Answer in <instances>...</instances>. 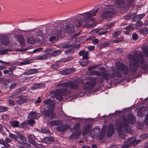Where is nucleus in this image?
Segmentation results:
<instances>
[{"label": "nucleus", "mask_w": 148, "mask_h": 148, "mask_svg": "<svg viewBox=\"0 0 148 148\" xmlns=\"http://www.w3.org/2000/svg\"><path fill=\"white\" fill-rule=\"evenodd\" d=\"M115 129L118 132L119 137L121 138L125 139V135L123 130V126L121 122L119 121H117L115 122Z\"/></svg>", "instance_id": "nucleus-9"}, {"label": "nucleus", "mask_w": 148, "mask_h": 148, "mask_svg": "<svg viewBox=\"0 0 148 148\" xmlns=\"http://www.w3.org/2000/svg\"><path fill=\"white\" fill-rule=\"evenodd\" d=\"M16 90H15L14 92L11 96L10 97L12 99H16L18 98L19 96L18 94L19 93L18 92H16Z\"/></svg>", "instance_id": "nucleus-45"}, {"label": "nucleus", "mask_w": 148, "mask_h": 148, "mask_svg": "<svg viewBox=\"0 0 148 148\" xmlns=\"http://www.w3.org/2000/svg\"><path fill=\"white\" fill-rule=\"evenodd\" d=\"M73 133L70 136V139L73 140L77 138L81 135V132L80 131H73Z\"/></svg>", "instance_id": "nucleus-23"}, {"label": "nucleus", "mask_w": 148, "mask_h": 148, "mask_svg": "<svg viewBox=\"0 0 148 148\" xmlns=\"http://www.w3.org/2000/svg\"><path fill=\"white\" fill-rule=\"evenodd\" d=\"M85 84L89 86L85 88L86 89H88L95 86L96 84V82L95 78L91 77H89L88 81Z\"/></svg>", "instance_id": "nucleus-13"}, {"label": "nucleus", "mask_w": 148, "mask_h": 148, "mask_svg": "<svg viewBox=\"0 0 148 148\" xmlns=\"http://www.w3.org/2000/svg\"><path fill=\"white\" fill-rule=\"evenodd\" d=\"M28 117L29 119L32 118L33 119H36L40 117V114L36 112L32 111L28 114Z\"/></svg>", "instance_id": "nucleus-19"}, {"label": "nucleus", "mask_w": 148, "mask_h": 148, "mask_svg": "<svg viewBox=\"0 0 148 148\" xmlns=\"http://www.w3.org/2000/svg\"><path fill=\"white\" fill-rule=\"evenodd\" d=\"M44 85L43 83H36L33 84L31 87L32 90H35L38 88H41L43 87Z\"/></svg>", "instance_id": "nucleus-26"}, {"label": "nucleus", "mask_w": 148, "mask_h": 148, "mask_svg": "<svg viewBox=\"0 0 148 148\" xmlns=\"http://www.w3.org/2000/svg\"><path fill=\"white\" fill-rule=\"evenodd\" d=\"M129 59L130 69L129 71L132 74H134L136 72L137 68L139 67L138 62L141 64H143L144 60L143 56L141 55H139L135 52L133 54H130L128 56Z\"/></svg>", "instance_id": "nucleus-2"}, {"label": "nucleus", "mask_w": 148, "mask_h": 148, "mask_svg": "<svg viewBox=\"0 0 148 148\" xmlns=\"http://www.w3.org/2000/svg\"><path fill=\"white\" fill-rule=\"evenodd\" d=\"M50 54H45L44 55L38 56L35 59L36 60H42L44 59H46L48 57H49Z\"/></svg>", "instance_id": "nucleus-32"}, {"label": "nucleus", "mask_w": 148, "mask_h": 148, "mask_svg": "<svg viewBox=\"0 0 148 148\" xmlns=\"http://www.w3.org/2000/svg\"><path fill=\"white\" fill-rule=\"evenodd\" d=\"M90 124H88L84 127L83 130V133L84 134H86L88 132L90 129Z\"/></svg>", "instance_id": "nucleus-35"}, {"label": "nucleus", "mask_w": 148, "mask_h": 148, "mask_svg": "<svg viewBox=\"0 0 148 148\" xmlns=\"http://www.w3.org/2000/svg\"><path fill=\"white\" fill-rule=\"evenodd\" d=\"M115 64L117 67L118 70L121 71L125 76L128 75L129 70L126 65L120 62H116Z\"/></svg>", "instance_id": "nucleus-7"}, {"label": "nucleus", "mask_w": 148, "mask_h": 148, "mask_svg": "<svg viewBox=\"0 0 148 148\" xmlns=\"http://www.w3.org/2000/svg\"><path fill=\"white\" fill-rule=\"evenodd\" d=\"M132 38L133 40H136L138 38V36L136 33L133 34L132 35Z\"/></svg>", "instance_id": "nucleus-62"}, {"label": "nucleus", "mask_w": 148, "mask_h": 148, "mask_svg": "<svg viewBox=\"0 0 148 148\" xmlns=\"http://www.w3.org/2000/svg\"><path fill=\"white\" fill-rule=\"evenodd\" d=\"M100 69L101 71L102 78L107 81H109L110 79H114L116 76L119 78L122 77L121 71H116L114 69H112L111 72H109L101 67L100 68Z\"/></svg>", "instance_id": "nucleus-3"}, {"label": "nucleus", "mask_w": 148, "mask_h": 148, "mask_svg": "<svg viewBox=\"0 0 148 148\" xmlns=\"http://www.w3.org/2000/svg\"><path fill=\"white\" fill-rule=\"evenodd\" d=\"M129 15V17L130 18H132L136 16V14L135 12H132L128 13Z\"/></svg>", "instance_id": "nucleus-57"}, {"label": "nucleus", "mask_w": 148, "mask_h": 148, "mask_svg": "<svg viewBox=\"0 0 148 148\" xmlns=\"http://www.w3.org/2000/svg\"><path fill=\"white\" fill-rule=\"evenodd\" d=\"M8 51L9 50L7 49H3L0 50V55H2L7 54Z\"/></svg>", "instance_id": "nucleus-53"}, {"label": "nucleus", "mask_w": 148, "mask_h": 148, "mask_svg": "<svg viewBox=\"0 0 148 148\" xmlns=\"http://www.w3.org/2000/svg\"><path fill=\"white\" fill-rule=\"evenodd\" d=\"M41 132L44 133H47L49 132V130L48 128H45L42 129Z\"/></svg>", "instance_id": "nucleus-59"}, {"label": "nucleus", "mask_w": 148, "mask_h": 148, "mask_svg": "<svg viewBox=\"0 0 148 148\" xmlns=\"http://www.w3.org/2000/svg\"><path fill=\"white\" fill-rule=\"evenodd\" d=\"M135 140V138L134 137L130 138L127 139L124 143L125 146H126V148H128L130 146L134 145Z\"/></svg>", "instance_id": "nucleus-16"}, {"label": "nucleus", "mask_w": 148, "mask_h": 148, "mask_svg": "<svg viewBox=\"0 0 148 148\" xmlns=\"http://www.w3.org/2000/svg\"><path fill=\"white\" fill-rule=\"evenodd\" d=\"M9 137L13 139H14L15 141L18 139V136L16 135L12 134L11 133H10V134L9 136Z\"/></svg>", "instance_id": "nucleus-42"}, {"label": "nucleus", "mask_w": 148, "mask_h": 148, "mask_svg": "<svg viewBox=\"0 0 148 148\" xmlns=\"http://www.w3.org/2000/svg\"><path fill=\"white\" fill-rule=\"evenodd\" d=\"M28 123L32 125H33L35 123V121L32 118L30 119L28 121Z\"/></svg>", "instance_id": "nucleus-52"}, {"label": "nucleus", "mask_w": 148, "mask_h": 148, "mask_svg": "<svg viewBox=\"0 0 148 148\" xmlns=\"http://www.w3.org/2000/svg\"><path fill=\"white\" fill-rule=\"evenodd\" d=\"M2 119L4 120H7L9 119V115L5 114L2 115L1 117Z\"/></svg>", "instance_id": "nucleus-55"}, {"label": "nucleus", "mask_w": 148, "mask_h": 148, "mask_svg": "<svg viewBox=\"0 0 148 148\" xmlns=\"http://www.w3.org/2000/svg\"><path fill=\"white\" fill-rule=\"evenodd\" d=\"M147 65L145 63L141 66V68L142 69L144 70H146L147 68Z\"/></svg>", "instance_id": "nucleus-63"}, {"label": "nucleus", "mask_w": 148, "mask_h": 148, "mask_svg": "<svg viewBox=\"0 0 148 148\" xmlns=\"http://www.w3.org/2000/svg\"><path fill=\"white\" fill-rule=\"evenodd\" d=\"M116 11L114 8L109 9L103 12L101 14V17L103 19H107L112 17L115 13Z\"/></svg>", "instance_id": "nucleus-11"}, {"label": "nucleus", "mask_w": 148, "mask_h": 148, "mask_svg": "<svg viewBox=\"0 0 148 148\" xmlns=\"http://www.w3.org/2000/svg\"><path fill=\"white\" fill-rule=\"evenodd\" d=\"M140 137L143 139H146L148 138V133L142 134L140 135Z\"/></svg>", "instance_id": "nucleus-49"}, {"label": "nucleus", "mask_w": 148, "mask_h": 148, "mask_svg": "<svg viewBox=\"0 0 148 148\" xmlns=\"http://www.w3.org/2000/svg\"><path fill=\"white\" fill-rule=\"evenodd\" d=\"M90 75H95L99 76L101 75L100 73L96 71H91L90 72Z\"/></svg>", "instance_id": "nucleus-40"}, {"label": "nucleus", "mask_w": 148, "mask_h": 148, "mask_svg": "<svg viewBox=\"0 0 148 148\" xmlns=\"http://www.w3.org/2000/svg\"><path fill=\"white\" fill-rule=\"evenodd\" d=\"M145 121L146 125L148 126V114L146 115Z\"/></svg>", "instance_id": "nucleus-64"}, {"label": "nucleus", "mask_w": 148, "mask_h": 148, "mask_svg": "<svg viewBox=\"0 0 148 148\" xmlns=\"http://www.w3.org/2000/svg\"><path fill=\"white\" fill-rule=\"evenodd\" d=\"M53 140L52 138L50 137H46L41 139V142L45 143H49Z\"/></svg>", "instance_id": "nucleus-31"}, {"label": "nucleus", "mask_w": 148, "mask_h": 148, "mask_svg": "<svg viewBox=\"0 0 148 148\" xmlns=\"http://www.w3.org/2000/svg\"><path fill=\"white\" fill-rule=\"evenodd\" d=\"M29 80V77H23L21 79L20 81L21 83H24L25 82H27Z\"/></svg>", "instance_id": "nucleus-51"}, {"label": "nucleus", "mask_w": 148, "mask_h": 148, "mask_svg": "<svg viewBox=\"0 0 148 148\" xmlns=\"http://www.w3.org/2000/svg\"><path fill=\"white\" fill-rule=\"evenodd\" d=\"M28 142L30 143L33 145L34 146H35L36 143L34 140L35 139V136L33 134H29L28 135H27Z\"/></svg>", "instance_id": "nucleus-21"}, {"label": "nucleus", "mask_w": 148, "mask_h": 148, "mask_svg": "<svg viewBox=\"0 0 148 148\" xmlns=\"http://www.w3.org/2000/svg\"><path fill=\"white\" fill-rule=\"evenodd\" d=\"M11 125L14 127H17L19 125L20 123L16 121H11L10 122Z\"/></svg>", "instance_id": "nucleus-37"}, {"label": "nucleus", "mask_w": 148, "mask_h": 148, "mask_svg": "<svg viewBox=\"0 0 148 148\" xmlns=\"http://www.w3.org/2000/svg\"><path fill=\"white\" fill-rule=\"evenodd\" d=\"M59 29V30H56V40L59 39H61L62 37V28L63 27V24L59 20L56 21V27Z\"/></svg>", "instance_id": "nucleus-10"}, {"label": "nucleus", "mask_w": 148, "mask_h": 148, "mask_svg": "<svg viewBox=\"0 0 148 148\" xmlns=\"http://www.w3.org/2000/svg\"><path fill=\"white\" fill-rule=\"evenodd\" d=\"M114 132V125L112 123H110L108 125V127L107 130L106 135L108 137H110L113 134Z\"/></svg>", "instance_id": "nucleus-14"}, {"label": "nucleus", "mask_w": 148, "mask_h": 148, "mask_svg": "<svg viewBox=\"0 0 148 148\" xmlns=\"http://www.w3.org/2000/svg\"><path fill=\"white\" fill-rule=\"evenodd\" d=\"M70 90L66 88H61L59 90L56 89V99L60 101L63 99V96L65 97L66 95L69 94Z\"/></svg>", "instance_id": "nucleus-6"}, {"label": "nucleus", "mask_w": 148, "mask_h": 148, "mask_svg": "<svg viewBox=\"0 0 148 148\" xmlns=\"http://www.w3.org/2000/svg\"><path fill=\"white\" fill-rule=\"evenodd\" d=\"M20 127L22 128L25 129H26L27 127V125L26 123H23L20 124Z\"/></svg>", "instance_id": "nucleus-54"}, {"label": "nucleus", "mask_w": 148, "mask_h": 148, "mask_svg": "<svg viewBox=\"0 0 148 148\" xmlns=\"http://www.w3.org/2000/svg\"><path fill=\"white\" fill-rule=\"evenodd\" d=\"M58 86L67 87L70 89L77 90L78 89V85L75 82L71 81L69 82L60 83L57 84Z\"/></svg>", "instance_id": "nucleus-8"}, {"label": "nucleus", "mask_w": 148, "mask_h": 148, "mask_svg": "<svg viewBox=\"0 0 148 148\" xmlns=\"http://www.w3.org/2000/svg\"><path fill=\"white\" fill-rule=\"evenodd\" d=\"M147 108L145 107H140L138 110L137 112V114L139 117H142L146 114V110Z\"/></svg>", "instance_id": "nucleus-20"}, {"label": "nucleus", "mask_w": 148, "mask_h": 148, "mask_svg": "<svg viewBox=\"0 0 148 148\" xmlns=\"http://www.w3.org/2000/svg\"><path fill=\"white\" fill-rule=\"evenodd\" d=\"M27 41L29 44H34L35 43L34 38L32 36L28 38Z\"/></svg>", "instance_id": "nucleus-41"}, {"label": "nucleus", "mask_w": 148, "mask_h": 148, "mask_svg": "<svg viewBox=\"0 0 148 148\" xmlns=\"http://www.w3.org/2000/svg\"><path fill=\"white\" fill-rule=\"evenodd\" d=\"M27 88L26 86H24L21 88H19L17 89L16 90V92H18V93H20L21 92L24 91Z\"/></svg>", "instance_id": "nucleus-46"}, {"label": "nucleus", "mask_w": 148, "mask_h": 148, "mask_svg": "<svg viewBox=\"0 0 148 148\" xmlns=\"http://www.w3.org/2000/svg\"><path fill=\"white\" fill-rule=\"evenodd\" d=\"M121 33V32L120 31H114L112 33L113 37H116L119 36Z\"/></svg>", "instance_id": "nucleus-50"}, {"label": "nucleus", "mask_w": 148, "mask_h": 148, "mask_svg": "<svg viewBox=\"0 0 148 148\" xmlns=\"http://www.w3.org/2000/svg\"><path fill=\"white\" fill-rule=\"evenodd\" d=\"M8 108V107L3 106H0V112L6 111Z\"/></svg>", "instance_id": "nucleus-47"}, {"label": "nucleus", "mask_w": 148, "mask_h": 148, "mask_svg": "<svg viewBox=\"0 0 148 148\" xmlns=\"http://www.w3.org/2000/svg\"><path fill=\"white\" fill-rule=\"evenodd\" d=\"M98 10L99 9L98 8L94 11L88 12L85 13L83 15L84 17V21L79 16V15H82V14H78L74 17V24L76 27H79L82 25L83 23L84 22L85 23L83 26V27H85V26L87 25L88 23L90 21H93L95 20V19L93 17V16L96 15V14L98 12Z\"/></svg>", "instance_id": "nucleus-1"}, {"label": "nucleus", "mask_w": 148, "mask_h": 148, "mask_svg": "<svg viewBox=\"0 0 148 148\" xmlns=\"http://www.w3.org/2000/svg\"><path fill=\"white\" fill-rule=\"evenodd\" d=\"M12 141V139L8 138H5V140L0 139V143L6 147H10V145L8 143H11Z\"/></svg>", "instance_id": "nucleus-18"}, {"label": "nucleus", "mask_w": 148, "mask_h": 148, "mask_svg": "<svg viewBox=\"0 0 148 148\" xmlns=\"http://www.w3.org/2000/svg\"><path fill=\"white\" fill-rule=\"evenodd\" d=\"M123 40V37H119L117 39L113 40V42L115 43H117L120 42H121Z\"/></svg>", "instance_id": "nucleus-44"}, {"label": "nucleus", "mask_w": 148, "mask_h": 148, "mask_svg": "<svg viewBox=\"0 0 148 148\" xmlns=\"http://www.w3.org/2000/svg\"><path fill=\"white\" fill-rule=\"evenodd\" d=\"M88 51L85 50H82L79 53V55L80 56H82V58L84 60H88L89 58L88 56Z\"/></svg>", "instance_id": "nucleus-24"}, {"label": "nucleus", "mask_w": 148, "mask_h": 148, "mask_svg": "<svg viewBox=\"0 0 148 148\" xmlns=\"http://www.w3.org/2000/svg\"><path fill=\"white\" fill-rule=\"evenodd\" d=\"M26 99L25 98H21L19 100H17L16 101V103L17 104L19 105H21L26 102Z\"/></svg>", "instance_id": "nucleus-43"}, {"label": "nucleus", "mask_w": 148, "mask_h": 148, "mask_svg": "<svg viewBox=\"0 0 148 148\" xmlns=\"http://www.w3.org/2000/svg\"><path fill=\"white\" fill-rule=\"evenodd\" d=\"M102 29V28H100L99 29H98V30L96 29H95L92 31V32L94 33H98V34H99L100 35L106 34L108 33V32L107 31H101L100 32H98L99 31L101 30Z\"/></svg>", "instance_id": "nucleus-33"}, {"label": "nucleus", "mask_w": 148, "mask_h": 148, "mask_svg": "<svg viewBox=\"0 0 148 148\" xmlns=\"http://www.w3.org/2000/svg\"><path fill=\"white\" fill-rule=\"evenodd\" d=\"M88 64V61L86 60V61H82L80 62V65L83 66H86Z\"/></svg>", "instance_id": "nucleus-60"}, {"label": "nucleus", "mask_w": 148, "mask_h": 148, "mask_svg": "<svg viewBox=\"0 0 148 148\" xmlns=\"http://www.w3.org/2000/svg\"><path fill=\"white\" fill-rule=\"evenodd\" d=\"M66 33L71 34L75 31L74 26L72 24H67L65 28Z\"/></svg>", "instance_id": "nucleus-17"}, {"label": "nucleus", "mask_w": 148, "mask_h": 148, "mask_svg": "<svg viewBox=\"0 0 148 148\" xmlns=\"http://www.w3.org/2000/svg\"><path fill=\"white\" fill-rule=\"evenodd\" d=\"M0 42L4 45H7L10 42V40L9 39L8 37L5 35H2L0 37Z\"/></svg>", "instance_id": "nucleus-15"}, {"label": "nucleus", "mask_w": 148, "mask_h": 148, "mask_svg": "<svg viewBox=\"0 0 148 148\" xmlns=\"http://www.w3.org/2000/svg\"><path fill=\"white\" fill-rule=\"evenodd\" d=\"M8 104L11 106H13L15 105V102L13 100L11 99L8 100Z\"/></svg>", "instance_id": "nucleus-58"}, {"label": "nucleus", "mask_w": 148, "mask_h": 148, "mask_svg": "<svg viewBox=\"0 0 148 148\" xmlns=\"http://www.w3.org/2000/svg\"><path fill=\"white\" fill-rule=\"evenodd\" d=\"M17 40L19 42L22 47H24L25 44V41L23 37L20 35H16Z\"/></svg>", "instance_id": "nucleus-28"}, {"label": "nucleus", "mask_w": 148, "mask_h": 148, "mask_svg": "<svg viewBox=\"0 0 148 148\" xmlns=\"http://www.w3.org/2000/svg\"><path fill=\"white\" fill-rule=\"evenodd\" d=\"M143 23L141 21H139L136 23L135 25L137 26H139L143 25Z\"/></svg>", "instance_id": "nucleus-61"}, {"label": "nucleus", "mask_w": 148, "mask_h": 148, "mask_svg": "<svg viewBox=\"0 0 148 148\" xmlns=\"http://www.w3.org/2000/svg\"><path fill=\"white\" fill-rule=\"evenodd\" d=\"M10 83V81L7 80L3 82L2 84V88L4 89H7L8 88Z\"/></svg>", "instance_id": "nucleus-36"}, {"label": "nucleus", "mask_w": 148, "mask_h": 148, "mask_svg": "<svg viewBox=\"0 0 148 148\" xmlns=\"http://www.w3.org/2000/svg\"><path fill=\"white\" fill-rule=\"evenodd\" d=\"M115 6L118 8H124L125 5V2L122 0H116L115 2Z\"/></svg>", "instance_id": "nucleus-22"}, {"label": "nucleus", "mask_w": 148, "mask_h": 148, "mask_svg": "<svg viewBox=\"0 0 148 148\" xmlns=\"http://www.w3.org/2000/svg\"><path fill=\"white\" fill-rule=\"evenodd\" d=\"M139 31L140 33L144 35H146L148 33V29L146 27H144L140 28Z\"/></svg>", "instance_id": "nucleus-34"}, {"label": "nucleus", "mask_w": 148, "mask_h": 148, "mask_svg": "<svg viewBox=\"0 0 148 148\" xmlns=\"http://www.w3.org/2000/svg\"><path fill=\"white\" fill-rule=\"evenodd\" d=\"M145 15V13H142L136 15L132 19L133 22H136L142 19Z\"/></svg>", "instance_id": "nucleus-27"}, {"label": "nucleus", "mask_w": 148, "mask_h": 148, "mask_svg": "<svg viewBox=\"0 0 148 148\" xmlns=\"http://www.w3.org/2000/svg\"><path fill=\"white\" fill-rule=\"evenodd\" d=\"M72 45H70L69 42L66 43L65 42L61 43L60 44L59 46H58L60 48H69L71 47Z\"/></svg>", "instance_id": "nucleus-30"}, {"label": "nucleus", "mask_w": 148, "mask_h": 148, "mask_svg": "<svg viewBox=\"0 0 148 148\" xmlns=\"http://www.w3.org/2000/svg\"><path fill=\"white\" fill-rule=\"evenodd\" d=\"M127 119L125 116L122 117L123 125L124 129L127 133H130L132 130L131 128L129 127V124H134L136 121L134 115L132 113L128 114Z\"/></svg>", "instance_id": "nucleus-4"}, {"label": "nucleus", "mask_w": 148, "mask_h": 148, "mask_svg": "<svg viewBox=\"0 0 148 148\" xmlns=\"http://www.w3.org/2000/svg\"><path fill=\"white\" fill-rule=\"evenodd\" d=\"M16 132L18 136V137L19 139L22 142H27V138L23 134L19 132Z\"/></svg>", "instance_id": "nucleus-25"}, {"label": "nucleus", "mask_w": 148, "mask_h": 148, "mask_svg": "<svg viewBox=\"0 0 148 148\" xmlns=\"http://www.w3.org/2000/svg\"><path fill=\"white\" fill-rule=\"evenodd\" d=\"M73 72V70L71 68L66 69L62 71H60V72L63 75H66Z\"/></svg>", "instance_id": "nucleus-29"}, {"label": "nucleus", "mask_w": 148, "mask_h": 148, "mask_svg": "<svg viewBox=\"0 0 148 148\" xmlns=\"http://www.w3.org/2000/svg\"><path fill=\"white\" fill-rule=\"evenodd\" d=\"M80 127V124L79 123H77L75 124L73 126V128L72 130V132H73L74 131H79V129Z\"/></svg>", "instance_id": "nucleus-38"}, {"label": "nucleus", "mask_w": 148, "mask_h": 148, "mask_svg": "<svg viewBox=\"0 0 148 148\" xmlns=\"http://www.w3.org/2000/svg\"><path fill=\"white\" fill-rule=\"evenodd\" d=\"M62 123V121L56 120V126L60 124V125L56 128V130L59 132H64L69 128V125L67 124H61Z\"/></svg>", "instance_id": "nucleus-12"}, {"label": "nucleus", "mask_w": 148, "mask_h": 148, "mask_svg": "<svg viewBox=\"0 0 148 148\" xmlns=\"http://www.w3.org/2000/svg\"><path fill=\"white\" fill-rule=\"evenodd\" d=\"M44 102L45 104L49 105L51 107V110L49 109L43 111H42L43 114L46 116L50 117L51 119L54 118L55 116L54 114H53V111L55 108L54 101L52 100L49 99L45 100Z\"/></svg>", "instance_id": "nucleus-5"}, {"label": "nucleus", "mask_w": 148, "mask_h": 148, "mask_svg": "<svg viewBox=\"0 0 148 148\" xmlns=\"http://www.w3.org/2000/svg\"><path fill=\"white\" fill-rule=\"evenodd\" d=\"M31 60H26L22 62L20 64L21 65H24L30 64L31 62Z\"/></svg>", "instance_id": "nucleus-56"}, {"label": "nucleus", "mask_w": 148, "mask_h": 148, "mask_svg": "<svg viewBox=\"0 0 148 148\" xmlns=\"http://www.w3.org/2000/svg\"><path fill=\"white\" fill-rule=\"evenodd\" d=\"M38 72V70L36 69H32L28 70L26 73L28 75H31L36 73Z\"/></svg>", "instance_id": "nucleus-39"}, {"label": "nucleus", "mask_w": 148, "mask_h": 148, "mask_svg": "<svg viewBox=\"0 0 148 148\" xmlns=\"http://www.w3.org/2000/svg\"><path fill=\"white\" fill-rule=\"evenodd\" d=\"M17 84V83H15L11 84L9 87V90H7V92H8L10 91V90H11L16 87Z\"/></svg>", "instance_id": "nucleus-48"}]
</instances>
